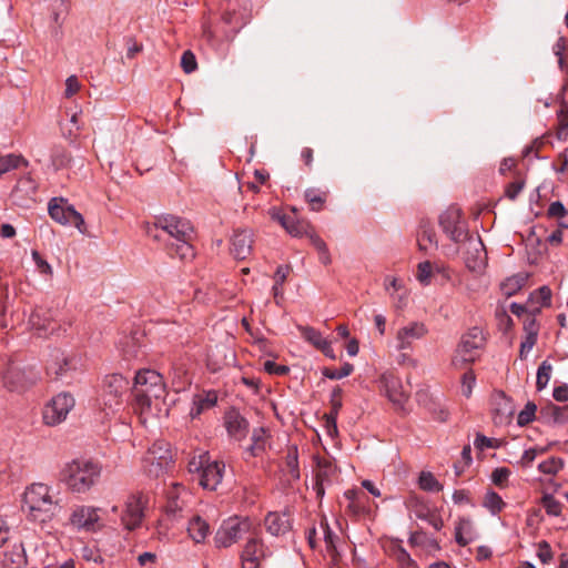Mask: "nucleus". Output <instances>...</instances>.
Returning <instances> with one entry per match:
<instances>
[{
	"instance_id": "nucleus-1",
	"label": "nucleus",
	"mask_w": 568,
	"mask_h": 568,
	"mask_svg": "<svg viewBox=\"0 0 568 568\" xmlns=\"http://www.w3.org/2000/svg\"><path fill=\"white\" fill-rule=\"evenodd\" d=\"M133 408L143 424L166 414V385L163 376L153 369L136 373L132 387Z\"/></svg>"
},
{
	"instance_id": "nucleus-2",
	"label": "nucleus",
	"mask_w": 568,
	"mask_h": 568,
	"mask_svg": "<svg viewBox=\"0 0 568 568\" xmlns=\"http://www.w3.org/2000/svg\"><path fill=\"white\" fill-rule=\"evenodd\" d=\"M155 226L166 232L174 240L169 244L171 255H176L183 261L194 257V250L191 244L194 239V229L190 221L168 214L158 217Z\"/></svg>"
},
{
	"instance_id": "nucleus-3",
	"label": "nucleus",
	"mask_w": 568,
	"mask_h": 568,
	"mask_svg": "<svg viewBox=\"0 0 568 568\" xmlns=\"http://www.w3.org/2000/svg\"><path fill=\"white\" fill-rule=\"evenodd\" d=\"M100 474L101 467L97 463L75 459L65 465L62 478L72 491L85 493L97 483Z\"/></svg>"
},
{
	"instance_id": "nucleus-4",
	"label": "nucleus",
	"mask_w": 568,
	"mask_h": 568,
	"mask_svg": "<svg viewBox=\"0 0 568 568\" xmlns=\"http://www.w3.org/2000/svg\"><path fill=\"white\" fill-rule=\"evenodd\" d=\"M53 507L54 501L45 484L36 483L26 489L22 508L32 520L45 523L51 518Z\"/></svg>"
},
{
	"instance_id": "nucleus-5",
	"label": "nucleus",
	"mask_w": 568,
	"mask_h": 568,
	"mask_svg": "<svg viewBox=\"0 0 568 568\" xmlns=\"http://www.w3.org/2000/svg\"><path fill=\"white\" fill-rule=\"evenodd\" d=\"M189 470L199 474V484L203 489L214 491L223 480L225 464L222 460H210L209 454L203 453L190 460Z\"/></svg>"
},
{
	"instance_id": "nucleus-6",
	"label": "nucleus",
	"mask_w": 568,
	"mask_h": 568,
	"mask_svg": "<svg viewBox=\"0 0 568 568\" xmlns=\"http://www.w3.org/2000/svg\"><path fill=\"white\" fill-rule=\"evenodd\" d=\"M29 323L40 336L44 337H60L71 326V322L61 317L57 310L42 307L32 312Z\"/></svg>"
},
{
	"instance_id": "nucleus-7",
	"label": "nucleus",
	"mask_w": 568,
	"mask_h": 568,
	"mask_svg": "<svg viewBox=\"0 0 568 568\" xmlns=\"http://www.w3.org/2000/svg\"><path fill=\"white\" fill-rule=\"evenodd\" d=\"M149 501V495L143 491H133L126 496L120 518L126 530L132 531L141 527Z\"/></svg>"
},
{
	"instance_id": "nucleus-8",
	"label": "nucleus",
	"mask_w": 568,
	"mask_h": 568,
	"mask_svg": "<svg viewBox=\"0 0 568 568\" xmlns=\"http://www.w3.org/2000/svg\"><path fill=\"white\" fill-rule=\"evenodd\" d=\"M254 524L247 517H234L226 520L214 536V542L217 548H229L236 544L245 535L253 531Z\"/></svg>"
},
{
	"instance_id": "nucleus-9",
	"label": "nucleus",
	"mask_w": 568,
	"mask_h": 568,
	"mask_svg": "<svg viewBox=\"0 0 568 568\" xmlns=\"http://www.w3.org/2000/svg\"><path fill=\"white\" fill-rule=\"evenodd\" d=\"M172 463V454L169 444L154 443L142 459V469L149 477H159Z\"/></svg>"
},
{
	"instance_id": "nucleus-10",
	"label": "nucleus",
	"mask_w": 568,
	"mask_h": 568,
	"mask_svg": "<svg viewBox=\"0 0 568 568\" xmlns=\"http://www.w3.org/2000/svg\"><path fill=\"white\" fill-rule=\"evenodd\" d=\"M439 225L444 233L456 244H460L471 237L463 212L457 206H449L439 216Z\"/></svg>"
},
{
	"instance_id": "nucleus-11",
	"label": "nucleus",
	"mask_w": 568,
	"mask_h": 568,
	"mask_svg": "<svg viewBox=\"0 0 568 568\" xmlns=\"http://www.w3.org/2000/svg\"><path fill=\"white\" fill-rule=\"evenodd\" d=\"M48 211L52 220L62 225H74L82 234L87 233L84 219L68 201L63 197H53L50 200Z\"/></svg>"
},
{
	"instance_id": "nucleus-12",
	"label": "nucleus",
	"mask_w": 568,
	"mask_h": 568,
	"mask_svg": "<svg viewBox=\"0 0 568 568\" xmlns=\"http://www.w3.org/2000/svg\"><path fill=\"white\" fill-rule=\"evenodd\" d=\"M75 400L70 393L62 392L55 395L43 409V422L48 426H55L65 420L74 407Z\"/></svg>"
},
{
	"instance_id": "nucleus-13",
	"label": "nucleus",
	"mask_w": 568,
	"mask_h": 568,
	"mask_svg": "<svg viewBox=\"0 0 568 568\" xmlns=\"http://www.w3.org/2000/svg\"><path fill=\"white\" fill-rule=\"evenodd\" d=\"M484 335L478 327L470 328L463 335L453 359L454 365L471 363L477 357V352L484 346Z\"/></svg>"
},
{
	"instance_id": "nucleus-14",
	"label": "nucleus",
	"mask_w": 568,
	"mask_h": 568,
	"mask_svg": "<svg viewBox=\"0 0 568 568\" xmlns=\"http://www.w3.org/2000/svg\"><path fill=\"white\" fill-rule=\"evenodd\" d=\"M466 267L471 272H481L486 267V250L479 236L469 237L460 243Z\"/></svg>"
},
{
	"instance_id": "nucleus-15",
	"label": "nucleus",
	"mask_w": 568,
	"mask_h": 568,
	"mask_svg": "<svg viewBox=\"0 0 568 568\" xmlns=\"http://www.w3.org/2000/svg\"><path fill=\"white\" fill-rule=\"evenodd\" d=\"M101 509L93 506H78L70 515V523L78 529L98 531L104 527L100 516Z\"/></svg>"
},
{
	"instance_id": "nucleus-16",
	"label": "nucleus",
	"mask_w": 568,
	"mask_h": 568,
	"mask_svg": "<svg viewBox=\"0 0 568 568\" xmlns=\"http://www.w3.org/2000/svg\"><path fill=\"white\" fill-rule=\"evenodd\" d=\"M129 381L121 374H110L105 376L103 383L104 405L110 408L120 405L129 389Z\"/></svg>"
},
{
	"instance_id": "nucleus-17",
	"label": "nucleus",
	"mask_w": 568,
	"mask_h": 568,
	"mask_svg": "<svg viewBox=\"0 0 568 568\" xmlns=\"http://www.w3.org/2000/svg\"><path fill=\"white\" fill-rule=\"evenodd\" d=\"M268 556H271V551L263 540L257 537H250L241 554L242 568H260L262 561Z\"/></svg>"
},
{
	"instance_id": "nucleus-18",
	"label": "nucleus",
	"mask_w": 568,
	"mask_h": 568,
	"mask_svg": "<svg viewBox=\"0 0 568 568\" xmlns=\"http://www.w3.org/2000/svg\"><path fill=\"white\" fill-rule=\"evenodd\" d=\"M428 334V327L424 322L410 321L399 327L395 339L398 351L412 349L415 341L423 339Z\"/></svg>"
},
{
	"instance_id": "nucleus-19",
	"label": "nucleus",
	"mask_w": 568,
	"mask_h": 568,
	"mask_svg": "<svg viewBox=\"0 0 568 568\" xmlns=\"http://www.w3.org/2000/svg\"><path fill=\"white\" fill-rule=\"evenodd\" d=\"M381 388L387 398L396 406L403 407L408 400L409 393L402 384V381L393 373H384L381 376Z\"/></svg>"
},
{
	"instance_id": "nucleus-20",
	"label": "nucleus",
	"mask_w": 568,
	"mask_h": 568,
	"mask_svg": "<svg viewBox=\"0 0 568 568\" xmlns=\"http://www.w3.org/2000/svg\"><path fill=\"white\" fill-rule=\"evenodd\" d=\"M2 382L8 390L21 392L34 384L36 377L16 365H10L2 374Z\"/></svg>"
},
{
	"instance_id": "nucleus-21",
	"label": "nucleus",
	"mask_w": 568,
	"mask_h": 568,
	"mask_svg": "<svg viewBox=\"0 0 568 568\" xmlns=\"http://www.w3.org/2000/svg\"><path fill=\"white\" fill-rule=\"evenodd\" d=\"M77 368V358L67 355L64 352L55 349L50 355V361L47 366V372L54 378H62L69 372Z\"/></svg>"
},
{
	"instance_id": "nucleus-22",
	"label": "nucleus",
	"mask_w": 568,
	"mask_h": 568,
	"mask_svg": "<svg viewBox=\"0 0 568 568\" xmlns=\"http://www.w3.org/2000/svg\"><path fill=\"white\" fill-rule=\"evenodd\" d=\"M223 423L229 436L235 440H243L248 434V422L234 408L225 412Z\"/></svg>"
},
{
	"instance_id": "nucleus-23",
	"label": "nucleus",
	"mask_w": 568,
	"mask_h": 568,
	"mask_svg": "<svg viewBox=\"0 0 568 568\" xmlns=\"http://www.w3.org/2000/svg\"><path fill=\"white\" fill-rule=\"evenodd\" d=\"M252 243V233L250 231H237L232 237L231 253L236 260H245L251 254Z\"/></svg>"
},
{
	"instance_id": "nucleus-24",
	"label": "nucleus",
	"mask_w": 568,
	"mask_h": 568,
	"mask_svg": "<svg viewBox=\"0 0 568 568\" xmlns=\"http://www.w3.org/2000/svg\"><path fill=\"white\" fill-rule=\"evenodd\" d=\"M186 531L190 539L195 544H203L211 534V528L204 518L194 515L187 523Z\"/></svg>"
},
{
	"instance_id": "nucleus-25",
	"label": "nucleus",
	"mask_w": 568,
	"mask_h": 568,
	"mask_svg": "<svg viewBox=\"0 0 568 568\" xmlns=\"http://www.w3.org/2000/svg\"><path fill=\"white\" fill-rule=\"evenodd\" d=\"M37 189L36 181L30 175H26L18 181L11 196L14 202L23 204L26 200L31 199L36 194Z\"/></svg>"
},
{
	"instance_id": "nucleus-26",
	"label": "nucleus",
	"mask_w": 568,
	"mask_h": 568,
	"mask_svg": "<svg viewBox=\"0 0 568 568\" xmlns=\"http://www.w3.org/2000/svg\"><path fill=\"white\" fill-rule=\"evenodd\" d=\"M264 524L266 530L273 536L284 535L291 528L290 519L286 514L268 513Z\"/></svg>"
},
{
	"instance_id": "nucleus-27",
	"label": "nucleus",
	"mask_w": 568,
	"mask_h": 568,
	"mask_svg": "<svg viewBox=\"0 0 568 568\" xmlns=\"http://www.w3.org/2000/svg\"><path fill=\"white\" fill-rule=\"evenodd\" d=\"M217 400L214 392L196 394L193 397L192 407L190 409L191 418L199 417L205 409L212 408Z\"/></svg>"
},
{
	"instance_id": "nucleus-28",
	"label": "nucleus",
	"mask_w": 568,
	"mask_h": 568,
	"mask_svg": "<svg viewBox=\"0 0 568 568\" xmlns=\"http://www.w3.org/2000/svg\"><path fill=\"white\" fill-rule=\"evenodd\" d=\"M540 415L547 423L565 424L568 422V406L549 404L541 408Z\"/></svg>"
},
{
	"instance_id": "nucleus-29",
	"label": "nucleus",
	"mask_w": 568,
	"mask_h": 568,
	"mask_svg": "<svg viewBox=\"0 0 568 568\" xmlns=\"http://www.w3.org/2000/svg\"><path fill=\"white\" fill-rule=\"evenodd\" d=\"M417 244L420 251L428 252L437 247V237L435 230L426 223H423L417 234Z\"/></svg>"
},
{
	"instance_id": "nucleus-30",
	"label": "nucleus",
	"mask_w": 568,
	"mask_h": 568,
	"mask_svg": "<svg viewBox=\"0 0 568 568\" xmlns=\"http://www.w3.org/2000/svg\"><path fill=\"white\" fill-rule=\"evenodd\" d=\"M287 233L292 236H304L311 231L310 222L305 220H298L295 215H287L285 224L282 225Z\"/></svg>"
},
{
	"instance_id": "nucleus-31",
	"label": "nucleus",
	"mask_w": 568,
	"mask_h": 568,
	"mask_svg": "<svg viewBox=\"0 0 568 568\" xmlns=\"http://www.w3.org/2000/svg\"><path fill=\"white\" fill-rule=\"evenodd\" d=\"M527 280L525 274H516L501 283V291L506 296H513L523 288Z\"/></svg>"
},
{
	"instance_id": "nucleus-32",
	"label": "nucleus",
	"mask_w": 568,
	"mask_h": 568,
	"mask_svg": "<svg viewBox=\"0 0 568 568\" xmlns=\"http://www.w3.org/2000/svg\"><path fill=\"white\" fill-rule=\"evenodd\" d=\"M305 200L308 202L312 211H321L326 202L327 192L316 189L305 191Z\"/></svg>"
},
{
	"instance_id": "nucleus-33",
	"label": "nucleus",
	"mask_w": 568,
	"mask_h": 568,
	"mask_svg": "<svg viewBox=\"0 0 568 568\" xmlns=\"http://www.w3.org/2000/svg\"><path fill=\"white\" fill-rule=\"evenodd\" d=\"M484 507H486L493 515L499 514L504 507L506 506L503 498L494 490H489L486 493L483 501Z\"/></svg>"
},
{
	"instance_id": "nucleus-34",
	"label": "nucleus",
	"mask_w": 568,
	"mask_h": 568,
	"mask_svg": "<svg viewBox=\"0 0 568 568\" xmlns=\"http://www.w3.org/2000/svg\"><path fill=\"white\" fill-rule=\"evenodd\" d=\"M21 164H28L21 155L7 154L0 156V175L19 168Z\"/></svg>"
},
{
	"instance_id": "nucleus-35",
	"label": "nucleus",
	"mask_w": 568,
	"mask_h": 568,
	"mask_svg": "<svg viewBox=\"0 0 568 568\" xmlns=\"http://www.w3.org/2000/svg\"><path fill=\"white\" fill-rule=\"evenodd\" d=\"M564 460L559 457H550L538 465L540 473L555 476L564 468Z\"/></svg>"
},
{
	"instance_id": "nucleus-36",
	"label": "nucleus",
	"mask_w": 568,
	"mask_h": 568,
	"mask_svg": "<svg viewBox=\"0 0 568 568\" xmlns=\"http://www.w3.org/2000/svg\"><path fill=\"white\" fill-rule=\"evenodd\" d=\"M252 442L250 452L252 455L256 456L265 448L266 430L263 427L255 428L252 434Z\"/></svg>"
},
{
	"instance_id": "nucleus-37",
	"label": "nucleus",
	"mask_w": 568,
	"mask_h": 568,
	"mask_svg": "<svg viewBox=\"0 0 568 568\" xmlns=\"http://www.w3.org/2000/svg\"><path fill=\"white\" fill-rule=\"evenodd\" d=\"M419 487L426 491H440L443 485L429 471H423L419 476Z\"/></svg>"
},
{
	"instance_id": "nucleus-38",
	"label": "nucleus",
	"mask_w": 568,
	"mask_h": 568,
	"mask_svg": "<svg viewBox=\"0 0 568 568\" xmlns=\"http://www.w3.org/2000/svg\"><path fill=\"white\" fill-rule=\"evenodd\" d=\"M298 329H300L302 336L308 343H311L314 347H316L317 349L326 341V338H324L322 336V334L317 329H315L314 327H311V326H300Z\"/></svg>"
},
{
	"instance_id": "nucleus-39",
	"label": "nucleus",
	"mask_w": 568,
	"mask_h": 568,
	"mask_svg": "<svg viewBox=\"0 0 568 568\" xmlns=\"http://www.w3.org/2000/svg\"><path fill=\"white\" fill-rule=\"evenodd\" d=\"M552 366L548 362H542L537 371L536 386L538 390L544 389L550 379Z\"/></svg>"
},
{
	"instance_id": "nucleus-40",
	"label": "nucleus",
	"mask_w": 568,
	"mask_h": 568,
	"mask_svg": "<svg viewBox=\"0 0 568 568\" xmlns=\"http://www.w3.org/2000/svg\"><path fill=\"white\" fill-rule=\"evenodd\" d=\"M394 555L400 568H418L415 560L402 546L396 547Z\"/></svg>"
},
{
	"instance_id": "nucleus-41",
	"label": "nucleus",
	"mask_w": 568,
	"mask_h": 568,
	"mask_svg": "<svg viewBox=\"0 0 568 568\" xmlns=\"http://www.w3.org/2000/svg\"><path fill=\"white\" fill-rule=\"evenodd\" d=\"M537 406L532 402H528L524 409L518 414L517 423L519 426H526L535 418Z\"/></svg>"
},
{
	"instance_id": "nucleus-42",
	"label": "nucleus",
	"mask_w": 568,
	"mask_h": 568,
	"mask_svg": "<svg viewBox=\"0 0 568 568\" xmlns=\"http://www.w3.org/2000/svg\"><path fill=\"white\" fill-rule=\"evenodd\" d=\"M433 265L429 261H425L417 266V280L422 285H429L432 281Z\"/></svg>"
},
{
	"instance_id": "nucleus-43",
	"label": "nucleus",
	"mask_w": 568,
	"mask_h": 568,
	"mask_svg": "<svg viewBox=\"0 0 568 568\" xmlns=\"http://www.w3.org/2000/svg\"><path fill=\"white\" fill-rule=\"evenodd\" d=\"M353 368L352 364L345 363L339 369L324 368L323 375L329 379H341L351 375Z\"/></svg>"
},
{
	"instance_id": "nucleus-44",
	"label": "nucleus",
	"mask_w": 568,
	"mask_h": 568,
	"mask_svg": "<svg viewBox=\"0 0 568 568\" xmlns=\"http://www.w3.org/2000/svg\"><path fill=\"white\" fill-rule=\"evenodd\" d=\"M510 476V470L507 467H498L491 473V481L499 488H505Z\"/></svg>"
},
{
	"instance_id": "nucleus-45",
	"label": "nucleus",
	"mask_w": 568,
	"mask_h": 568,
	"mask_svg": "<svg viewBox=\"0 0 568 568\" xmlns=\"http://www.w3.org/2000/svg\"><path fill=\"white\" fill-rule=\"evenodd\" d=\"M546 452H547V448H537V447L529 448L524 452V454L519 460V465L523 468H528L531 466V464L534 463V460L536 459V457L538 455L545 454Z\"/></svg>"
},
{
	"instance_id": "nucleus-46",
	"label": "nucleus",
	"mask_w": 568,
	"mask_h": 568,
	"mask_svg": "<svg viewBox=\"0 0 568 568\" xmlns=\"http://www.w3.org/2000/svg\"><path fill=\"white\" fill-rule=\"evenodd\" d=\"M557 136L559 140L568 138V108H562L558 113Z\"/></svg>"
},
{
	"instance_id": "nucleus-47",
	"label": "nucleus",
	"mask_w": 568,
	"mask_h": 568,
	"mask_svg": "<svg viewBox=\"0 0 568 568\" xmlns=\"http://www.w3.org/2000/svg\"><path fill=\"white\" fill-rule=\"evenodd\" d=\"M409 545L412 547H416V546H432V547H436L437 548V544L435 540L428 538V536L423 532V531H415L410 535L409 537Z\"/></svg>"
},
{
	"instance_id": "nucleus-48",
	"label": "nucleus",
	"mask_w": 568,
	"mask_h": 568,
	"mask_svg": "<svg viewBox=\"0 0 568 568\" xmlns=\"http://www.w3.org/2000/svg\"><path fill=\"white\" fill-rule=\"evenodd\" d=\"M496 320H497V325L499 327V329L504 331V332H508L511 327H513V320L511 317L508 315L506 308L504 307H498L496 310Z\"/></svg>"
},
{
	"instance_id": "nucleus-49",
	"label": "nucleus",
	"mask_w": 568,
	"mask_h": 568,
	"mask_svg": "<svg viewBox=\"0 0 568 568\" xmlns=\"http://www.w3.org/2000/svg\"><path fill=\"white\" fill-rule=\"evenodd\" d=\"M321 528H322L323 534H324V541L326 544V550L328 552L334 551L335 550V538H336V536L334 535V532L329 528V525H328L326 518H323L321 520Z\"/></svg>"
},
{
	"instance_id": "nucleus-50",
	"label": "nucleus",
	"mask_w": 568,
	"mask_h": 568,
	"mask_svg": "<svg viewBox=\"0 0 568 568\" xmlns=\"http://www.w3.org/2000/svg\"><path fill=\"white\" fill-rule=\"evenodd\" d=\"M542 506L548 515L558 516L561 513V504L551 495L542 497Z\"/></svg>"
},
{
	"instance_id": "nucleus-51",
	"label": "nucleus",
	"mask_w": 568,
	"mask_h": 568,
	"mask_svg": "<svg viewBox=\"0 0 568 568\" xmlns=\"http://www.w3.org/2000/svg\"><path fill=\"white\" fill-rule=\"evenodd\" d=\"M524 186H525V181L521 179L510 182L509 184H507V186L505 189L506 197H508L511 201L516 200L517 196L519 195V193L521 192V190L524 189Z\"/></svg>"
},
{
	"instance_id": "nucleus-52",
	"label": "nucleus",
	"mask_w": 568,
	"mask_h": 568,
	"mask_svg": "<svg viewBox=\"0 0 568 568\" xmlns=\"http://www.w3.org/2000/svg\"><path fill=\"white\" fill-rule=\"evenodd\" d=\"M566 49H567V40L564 37H560L552 47L554 53L556 57H558V63L561 69H564L565 64H566L565 57H564Z\"/></svg>"
},
{
	"instance_id": "nucleus-53",
	"label": "nucleus",
	"mask_w": 568,
	"mask_h": 568,
	"mask_svg": "<svg viewBox=\"0 0 568 568\" xmlns=\"http://www.w3.org/2000/svg\"><path fill=\"white\" fill-rule=\"evenodd\" d=\"M568 212L564 204L560 201L552 202L548 210H547V216L551 219H560V217H567Z\"/></svg>"
},
{
	"instance_id": "nucleus-54",
	"label": "nucleus",
	"mask_w": 568,
	"mask_h": 568,
	"mask_svg": "<svg viewBox=\"0 0 568 568\" xmlns=\"http://www.w3.org/2000/svg\"><path fill=\"white\" fill-rule=\"evenodd\" d=\"M537 342V332H531L526 334L525 341L520 344L519 355L521 358H525L526 355L532 349Z\"/></svg>"
},
{
	"instance_id": "nucleus-55",
	"label": "nucleus",
	"mask_w": 568,
	"mask_h": 568,
	"mask_svg": "<svg viewBox=\"0 0 568 568\" xmlns=\"http://www.w3.org/2000/svg\"><path fill=\"white\" fill-rule=\"evenodd\" d=\"M181 67L185 73H191L196 69L197 63L195 60V55L191 51H185L182 54Z\"/></svg>"
},
{
	"instance_id": "nucleus-56",
	"label": "nucleus",
	"mask_w": 568,
	"mask_h": 568,
	"mask_svg": "<svg viewBox=\"0 0 568 568\" xmlns=\"http://www.w3.org/2000/svg\"><path fill=\"white\" fill-rule=\"evenodd\" d=\"M537 556L542 564H548L552 560V550L547 541L542 540L538 544Z\"/></svg>"
},
{
	"instance_id": "nucleus-57",
	"label": "nucleus",
	"mask_w": 568,
	"mask_h": 568,
	"mask_svg": "<svg viewBox=\"0 0 568 568\" xmlns=\"http://www.w3.org/2000/svg\"><path fill=\"white\" fill-rule=\"evenodd\" d=\"M475 379V375L471 371H468L463 375L462 393L464 396L469 397L471 395Z\"/></svg>"
},
{
	"instance_id": "nucleus-58",
	"label": "nucleus",
	"mask_w": 568,
	"mask_h": 568,
	"mask_svg": "<svg viewBox=\"0 0 568 568\" xmlns=\"http://www.w3.org/2000/svg\"><path fill=\"white\" fill-rule=\"evenodd\" d=\"M264 371L271 375H278L283 376L286 375L290 371V368L285 365H277L273 361H266L263 364Z\"/></svg>"
},
{
	"instance_id": "nucleus-59",
	"label": "nucleus",
	"mask_w": 568,
	"mask_h": 568,
	"mask_svg": "<svg viewBox=\"0 0 568 568\" xmlns=\"http://www.w3.org/2000/svg\"><path fill=\"white\" fill-rule=\"evenodd\" d=\"M470 528V521L468 519H462L459 523H458V526L456 527V541L460 545V546H466L470 540L465 538L463 532L464 530Z\"/></svg>"
},
{
	"instance_id": "nucleus-60",
	"label": "nucleus",
	"mask_w": 568,
	"mask_h": 568,
	"mask_svg": "<svg viewBox=\"0 0 568 568\" xmlns=\"http://www.w3.org/2000/svg\"><path fill=\"white\" fill-rule=\"evenodd\" d=\"M80 88H81V84H80L78 78L75 75H70L65 80V91H64L65 98H71L72 95H74L77 92H79Z\"/></svg>"
},
{
	"instance_id": "nucleus-61",
	"label": "nucleus",
	"mask_w": 568,
	"mask_h": 568,
	"mask_svg": "<svg viewBox=\"0 0 568 568\" xmlns=\"http://www.w3.org/2000/svg\"><path fill=\"white\" fill-rule=\"evenodd\" d=\"M32 257H33V261L38 267V270L43 273V274H48V275H51L52 274V268L50 266V264L42 258V256L39 254L38 251H32Z\"/></svg>"
},
{
	"instance_id": "nucleus-62",
	"label": "nucleus",
	"mask_w": 568,
	"mask_h": 568,
	"mask_svg": "<svg viewBox=\"0 0 568 568\" xmlns=\"http://www.w3.org/2000/svg\"><path fill=\"white\" fill-rule=\"evenodd\" d=\"M184 510L183 505L179 503L176 499L169 500L166 505V514L172 517H182V513Z\"/></svg>"
},
{
	"instance_id": "nucleus-63",
	"label": "nucleus",
	"mask_w": 568,
	"mask_h": 568,
	"mask_svg": "<svg viewBox=\"0 0 568 568\" xmlns=\"http://www.w3.org/2000/svg\"><path fill=\"white\" fill-rule=\"evenodd\" d=\"M305 236H308L311 243L315 246L318 253L327 250L325 242L314 232L312 226L311 231H308V234H305Z\"/></svg>"
},
{
	"instance_id": "nucleus-64",
	"label": "nucleus",
	"mask_w": 568,
	"mask_h": 568,
	"mask_svg": "<svg viewBox=\"0 0 568 568\" xmlns=\"http://www.w3.org/2000/svg\"><path fill=\"white\" fill-rule=\"evenodd\" d=\"M474 445L479 450H485L486 448H493L494 446V439L488 438L481 434H477Z\"/></svg>"
}]
</instances>
